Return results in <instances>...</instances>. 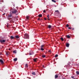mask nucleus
Listing matches in <instances>:
<instances>
[{"label": "nucleus", "mask_w": 79, "mask_h": 79, "mask_svg": "<svg viewBox=\"0 0 79 79\" xmlns=\"http://www.w3.org/2000/svg\"><path fill=\"white\" fill-rule=\"evenodd\" d=\"M8 17H9V18H13V16H12V15L11 14L9 15Z\"/></svg>", "instance_id": "nucleus-5"}, {"label": "nucleus", "mask_w": 79, "mask_h": 79, "mask_svg": "<svg viewBox=\"0 0 79 79\" xmlns=\"http://www.w3.org/2000/svg\"><path fill=\"white\" fill-rule=\"evenodd\" d=\"M26 68H27V67H28L27 64H26Z\"/></svg>", "instance_id": "nucleus-28"}, {"label": "nucleus", "mask_w": 79, "mask_h": 79, "mask_svg": "<svg viewBox=\"0 0 79 79\" xmlns=\"http://www.w3.org/2000/svg\"><path fill=\"white\" fill-rule=\"evenodd\" d=\"M37 58H35L33 59V61L34 62H37Z\"/></svg>", "instance_id": "nucleus-6"}, {"label": "nucleus", "mask_w": 79, "mask_h": 79, "mask_svg": "<svg viewBox=\"0 0 79 79\" xmlns=\"http://www.w3.org/2000/svg\"><path fill=\"white\" fill-rule=\"evenodd\" d=\"M46 11H45V10H44L43 11V12L45 13H46Z\"/></svg>", "instance_id": "nucleus-30"}, {"label": "nucleus", "mask_w": 79, "mask_h": 79, "mask_svg": "<svg viewBox=\"0 0 79 79\" xmlns=\"http://www.w3.org/2000/svg\"><path fill=\"white\" fill-rule=\"evenodd\" d=\"M18 12V11L16 9H11L10 10V13H11L12 14H15Z\"/></svg>", "instance_id": "nucleus-1"}, {"label": "nucleus", "mask_w": 79, "mask_h": 79, "mask_svg": "<svg viewBox=\"0 0 79 79\" xmlns=\"http://www.w3.org/2000/svg\"><path fill=\"white\" fill-rule=\"evenodd\" d=\"M43 68H44V65H43Z\"/></svg>", "instance_id": "nucleus-43"}, {"label": "nucleus", "mask_w": 79, "mask_h": 79, "mask_svg": "<svg viewBox=\"0 0 79 79\" xmlns=\"http://www.w3.org/2000/svg\"><path fill=\"white\" fill-rule=\"evenodd\" d=\"M48 52H49L50 53H51V50H49L48 51Z\"/></svg>", "instance_id": "nucleus-34"}, {"label": "nucleus", "mask_w": 79, "mask_h": 79, "mask_svg": "<svg viewBox=\"0 0 79 79\" xmlns=\"http://www.w3.org/2000/svg\"><path fill=\"white\" fill-rule=\"evenodd\" d=\"M66 37H67V38H68V39H69V38H70V36H69V35H67L66 36Z\"/></svg>", "instance_id": "nucleus-10"}, {"label": "nucleus", "mask_w": 79, "mask_h": 79, "mask_svg": "<svg viewBox=\"0 0 79 79\" xmlns=\"http://www.w3.org/2000/svg\"><path fill=\"white\" fill-rule=\"evenodd\" d=\"M38 20H41V19L40 18H38Z\"/></svg>", "instance_id": "nucleus-36"}, {"label": "nucleus", "mask_w": 79, "mask_h": 79, "mask_svg": "<svg viewBox=\"0 0 79 79\" xmlns=\"http://www.w3.org/2000/svg\"><path fill=\"white\" fill-rule=\"evenodd\" d=\"M32 55V53H29L30 55Z\"/></svg>", "instance_id": "nucleus-29"}, {"label": "nucleus", "mask_w": 79, "mask_h": 79, "mask_svg": "<svg viewBox=\"0 0 79 79\" xmlns=\"http://www.w3.org/2000/svg\"><path fill=\"white\" fill-rule=\"evenodd\" d=\"M44 20H47V19L46 18H44Z\"/></svg>", "instance_id": "nucleus-40"}, {"label": "nucleus", "mask_w": 79, "mask_h": 79, "mask_svg": "<svg viewBox=\"0 0 79 79\" xmlns=\"http://www.w3.org/2000/svg\"><path fill=\"white\" fill-rule=\"evenodd\" d=\"M2 55V53L1 52H0V55Z\"/></svg>", "instance_id": "nucleus-42"}, {"label": "nucleus", "mask_w": 79, "mask_h": 79, "mask_svg": "<svg viewBox=\"0 0 79 79\" xmlns=\"http://www.w3.org/2000/svg\"><path fill=\"white\" fill-rule=\"evenodd\" d=\"M13 8H14V7H15V4H13Z\"/></svg>", "instance_id": "nucleus-35"}, {"label": "nucleus", "mask_w": 79, "mask_h": 79, "mask_svg": "<svg viewBox=\"0 0 79 79\" xmlns=\"http://www.w3.org/2000/svg\"><path fill=\"white\" fill-rule=\"evenodd\" d=\"M41 50L42 51H44V49L42 48H41Z\"/></svg>", "instance_id": "nucleus-24"}, {"label": "nucleus", "mask_w": 79, "mask_h": 79, "mask_svg": "<svg viewBox=\"0 0 79 79\" xmlns=\"http://www.w3.org/2000/svg\"><path fill=\"white\" fill-rule=\"evenodd\" d=\"M17 60H18L17 58H15L14 59V61H17Z\"/></svg>", "instance_id": "nucleus-15"}, {"label": "nucleus", "mask_w": 79, "mask_h": 79, "mask_svg": "<svg viewBox=\"0 0 79 79\" xmlns=\"http://www.w3.org/2000/svg\"><path fill=\"white\" fill-rule=\"evenodd\" d=\"M12 22H15V19H12Z\"/></svg>", "instance_id": "nucleus-16"}, {"label": "nucleus", "mask_w": 79, "mask_h": 79, "mask_svg": "<svg viewBox=\"0 0 79 79\" xmlns=\"http://www.w3.org/2000/svg\"><path fill=\"white\" fill-rule=\"evenodd\" d=\"M33 75H35V72H33L32 73Z\"/></svg>", "instance_id": "nucleus-13"}, {"label": "nucleus", "mask_w": 79, "mask_h": 79, "mask_svg": "<svg viewBox=\"0 0 79 79\" xmlns=\"http://www.w3.org/2000/svg\"><path fill=\"white\" fill-rule=\"evenodd\" d=\"M6 54L7 55H8V52H6Z\"/></svg>", "instance_id": "nucleus-31"}, {"label": "nucleus", "mask_w": 79, "mask_h": 79, "mask_svg": "<svg viewBox=\"0 0 79 79\" xmlns=\"http://www.w3.org/2000/svg\"><path fill=\"white\" fill-rule=\"evenodd\" d=\"M58 76L57 75H56L55 76V79H56V78H58Z\"/></svg>", "instance_id": "nucleus-14"}, {"label": "nucleus", "mask_w": 79, "mask_h": 79, "mask_svg": "<svg viewBox=\"0 0 79 79\" xmlns=\"http://www.w3.org/2000/svg\"><path fill=\"white\" fill-rule=\"evenodd\" d=\"M24 38L26 39H29V36L28 34H27V33L25 34Z\"/></svg>", "instance_id": "nucleus-2"}, {"label": "nucleus", "mask_w": 79, "mask_h": 79, "mask_svg": "<svg viewBox=\"0 0 79 79\" xmlns=\"http://www.w3.org/2000/svg\"><path fill=\"white\" fill-rule=\"evenodd\" d=\"M58 55L57 54H56L55 55V57H58Z\"/></svg>", "instance_id": "nucleus-25"}, {"label": "nucleus", "mask_w": 79, "mask_h": 79, "mask_svg": "<svg viewBox=\"0 0 79 79\" xmlns=\"http://www.w3.org/2000/svg\"><path fill=\"white\" fill-rule=\"evenodd\" d=\"M38 16L39 18H41V17H42V15L41 14H40L38 15Z\"/></svg>", "instance_id": "nucleus-7"}, {"label": "nucleus", "mask_w": 79, "mask_h": 79, "mask_svg": "<svg viewBox=\"0 0 79 79\" xmlns=\"http://www.w3.org/2000/svg\"><path fill=\"white\" fill-rule=\"evenodd\" d=\"M68 29H71V28L70 27H68Z\"/></svg>", "instance_id": "nucleus-32"}, {"label": "nucleus", "mask_w": 79, "mask_h": 79, "mask_svg": "<svg viewBox=\"0 0 79 79\" xmlns=\"http://www.w3.org/2000/svg\"><path fill=\"white\" fill-rule=\"evenodd\" d=\"M49 16V15H47V17L48 18H49V16Z\"/></svg>", "instance_id": "nucleus-37"}, {"label": "nucleus", "mask_w": 79, "mask_h": 79, "mask_svg": "<svg viewBox=\"0 0 79 79\" xmlns=\"http://www.w3.org/2000/svg\"><path fill=\"white\" fill-rule=\"evenodd\" d=\"M29 16H27L26 17V18L27 19H29Z\"/></svg>", "instance_id": "nucleus-19"}, {"label": "nucleus", "mask_w": 79, "mask_h": 79, "mask_svg": "<svg viewBox=\"0 0 79 79\" xmlns=\"http://www.w3.org/2000/svg\"><path fill=\"white\" fill-rule=\"evenodd\" d=\"M76 73L77 74L79 75V72L78 71H77L76 72Z\"/></svg>", "instance_id": "nucleus-18"}, {"label": "nucleus", "mask_w": 79, "mask_h": 79, "mask_svg": "<svg viewBox=\"0 0 79 79\" xmlns=\"http://www.w3.org/2000/svg\"><path fill=\"white\" fill-rule=\"evenodd\" d=\"M15 37L16 39H19V36L18 35L15 36Z\"/></svg>", "instance_id": "nucleus-9"}, {"label": "nucleus", "mask_w": 79, "mask_h": 79, "mask_svg": "<svg viewBox=\"0 0 79 79\" xmlns=\"http://www.w3.org/2000/svg\"><path fill=\"white\" fill-rule=\"evenodd\" d=\"M52 2H54V3H56V1H55V0H52Z\"/></svg>", "instance_id": "nucleus-23"}, {"label": "nucleus", "mask_w": 79, "mask_h": 79, "mask_svg": "<svg viewBox=\"0 0 79 79\" xmlns=\"http://www.w3.org/2000/svg\"><path fill=\"white\" fill-rule=\"evenodd\" d=\"M14 38H15L13 36H10V39H13Z\"/></svg>", "instance_id": "nucleus-17"}, {"label": "nucleus", "mask_w": 79, "mask_h": 79, "mask_svg": "<svg viewBox=\"0 0 79 79\" xmlns=\"http://www.w3.org/2000/svg\"><path fill=\"white\" fill-rule=\"evenodd\" d=\"M60 39L62 40V41H63V40H64V39H63V38H61Z\"/></svg>", "instance_id": "nucleus-22"}, {"label": "nucleus", "mask_w": 79, "mask_h": 79, "mask_svg": "<svg viewBox=\"0 0 79 79\" xmlns=\"http://www.w3.org/2000/svg\"><path fill=\"white\" fill-rule=\"evenodd\" d=\"M42 58H45V55H42Z\"/></svg>", "instance_id": "nucleus-26"}, {"label": "nucleus", "mask_w": 79, "mask_h": 79, "mask_svg": "<svg viewBox=\"0 0 79 79\" xmlns=\"http://www.w3.org/2000/svg\"><path fill=\"white\" fill-rule=\"evenodd\" d=\"M7 27H8V26H7Z\"/></svg>", "instance_id": "nucleus-44"}, {"label": "nucleus", "mask_w": 79, "mask_h": 79, "mask_svg": "<svg viewBox=\"0 0 79 79\" xmlns=\"http://www.w3.org/2000/svg\"><path fill=\"white\" fill-rule=\"evenodd\" d=\"M72 78H74V76L71 77Z\"/></svg>", "instance_id": "nucleus-38"}, {"label": "nucleus", "mask_w": 79, "mask_h": 79, "mask_svg": "<svg viewBox=\"0 0 79 79\" xmlns=\"http://www.w3.org/2000/svg\"><path fill=\"white\" fill-rule=\"evenodd\" d=\"M6 41V40H0V42H1V43H4L5 41Z\"/></svg>", "instance_id": "nucleus-3"}, {"label": "nucleus", "mask_w": 79, "mask_h": 79, "mask_svg": "<svg viewBox=\"0 0 79 79\" xmlns=\"http://www.w3.org/2000/svg\"><path fill=\"white\" fill-rule=\"evenodd\" d=\"M1 2H3V0H2L1 1Z\"/></svg>", "instance_id": "nucleus-39"}, {"label": "nucleus", "mask_w": 79, "mask_h": 79, "mask_svg": "<svg viewBox=\"0 0 79 79\" xmlns=\"http://www.w3.org/2000/svg\"><path fill=\"white\" fill-rule=\"evenodd\" d=\"M9 50H10V49H9Z\"/></svg>", "instance_id": "nucleus-46"}, {"label": "nucleus", "mask_w": 79, "mask_h": 79, "mask_svg": "<svg viewBox=\"0 0 79 79\" xmlns=\"http://www.w3.org/2000/svg\"><path fill=\"white\" fill-rule=\"evenodd\" d=\"M48 19V20H50V19H49V18Z\"/></svg>", "instance_id": "nucleus-41"}, {"label": "nucleus", "mask_w": 79, "mask_h": 79, "mask_svg": "<svg viewBox=\"0 0 79 79\" xmlns=\"http://www.w3.org/2000/svg\"><path fill=\"white\" fill-rule=\"evenodd\" d=\"M66 27H69V25L68 24H67L66 25Z\"/></svg>", "instance_id": "nucleus-27"}, {"label": "nucleus", "mask_w": 79, "mask_h": 79, "mask_svg": "<svg viewBox=\"0 0 79 79\" xmlns=\"http://www.w3.org/2000/svg\"><path fill=\"white\" fill-rule=\"evenodd\" d=\"M0 62L2 64H3L4 62H3V60H2V59H0Z\"/></svg>", "instance_id": "nucleus-4"}, {"label": "nucleus", "mask_w": 79, "mask_h": 79, "mask_svg": "<svg viewBox=\"0 0 79 79\" xmlns=\"http://www.w3.org/2000/svg\"><path fill=\"white\" fill-rule=\"evenodd\" d=\"M5 14H6V13H4V14H2V15L4 16V15H5Z\"/></svg>", "instance_id": "nucleus-33"}, {"label": "nucleus", "mask_w": 79, "mask_h": 79, "mask_svg": "<svg viewBox=\"0 0 79 79\" xmlns=\"http://www.w3.org/2000/svg\"><path fill=\"white\" fill-rule=\"evenodd\" d=\"M48 27L49 28H51V27H52V26L51 25H49L48 26Z\"/></svg>", "instance_id": "nucleus-12"}, {"label": "nucleus", "mask_w": 79, "mask_h": 79, "mask_svg": "<svg viewBox=\"0 0 79 79\" xmlns=\"http://www.w3.org/2000/svg\"><path fill=\"white\" fill-rule=\"evenodd\" d=\"M55 12H57V13H58V14H59V13H60V12H59V11L58 10H55Z\"/></svg>", "instance_id": "nucleus-11"}, {"label": "nucleus", "mask_w": 79, "mask_h": 79, "mask_svg": "<svg viewBox=\"0 0 79 79\" xmlns=\"http://www.w3.org/2000/svg\"><path fill=\"white\" fill-rule=\"evenodd\" d=\"M73 79H76L75 78H74Z\"/></svg>", "instance_id": "nucleus-47"}, {"label": "nucleus", "mask_w": 79, "mask_h": 79, "mask_svg": "<svg viewBox=\"0 0 79 79\" xmlns=\"http://www.w3.org/2000/svg\"><path fill=\"white\" fill-rule=\"evenodd\" d=\"M74 28L72 29V30H74Z\"/></svg>", "instance_id": "nucleus-45"}, {"label": "nucleus", "mask_w": 79, "mask_h": 79, "mask_svg": "<svg viewBox=\"0 0 79 79\" xmlns=\"http://www.w3.org/2000/svg\"><path fill=\"white\" fill-rule=\"evenodd\" d=\"M69 43H67L66 44V47H69Z\"/></svg>", "instance_id": "nucleus-8"}, {"label": "nucleus", "mask_w": 79, "mask_h": 79, "mask_svg": "<svg viewBox=\"0 0 79 79\" xmlns=\"http://www.w3.org/2000/svg\"><path fill=\"white\" fill-rule=\"evenodd\" d=\"M13 53H16V51H13Z\"/></svg>", "instance_id": "nucleus-21"}, {"label": "nucleus", "mask_w": 79, "mask_h": 79, "mask_svg": "<svg viewBox=\"0 0 79 79\" xmlns=\"http://www.w3.org/2000/svg\"><path fill=\"white\" fill-rule=\"evenodd\" d=\"M44 47H45V46L44 45H41V48H44Z\"/></svg>", "instance_id": "nucleus-20"}]
</instances>
